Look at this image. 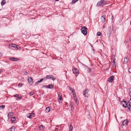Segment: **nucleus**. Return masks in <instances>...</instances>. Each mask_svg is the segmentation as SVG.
I'll list each match as a JSON object with an SVG mask.
<instances>
[{"label":"nucleus","mask_w":131,"mask_h":131,"mask_svg":"<svg viewBox=\"0 0 131 131\" xmlns=\"http://www.w3.org/2000/svg\"><path fill=\"white\" fill-rule=\"evenodd\" d=\"M28 81L30 85H32L33 83L32 79L30 77H28Z\"/></svg>","instance_id":"nucleus-6"},{"label":"nucleus","mask_w":131,"mask_h":131,"mask_svg":"<svg viewBox=\"0 0 131 131\" xmlns=\"http://www.w3.org/2000/svg\"><path fill=\"white\" fill-rule=\"evenodd\" d=\"M78 1V0H72V3L73 4L76 3Z\"/></svg>","instance_id":"nucleus-26"},{"label":"nucleus","mask_w":131,"mask_h":131,"mask_svg":"<svg viewBox=\"0 0 131 131\" xmlns=\"http://www.w3.org/2000/svg\"><path fill=\"white\" fill-rule=\"evenodd\" d=\"M19 48H20V49L21 48H20V47H19Z\"/></svg>","instance_id":"nucleus-58"},{"label":"nucleus","mask_w":131,"mask_h":131,"mask_svg":"<svg viewBox=\"0 0 131 131\" xmlns=\"http://www.w3.org/2000/svg\"><path fill=\"white\" fill-rule=\"evenodd\" d=\"M113 18H114L113 16V15H112V18H111V19H112V20H113Z\"/></svg>","instance_id":"nucleus-47"},{"label":"nucleus","mask_w":131,"mask_h":131,"mask_svg":"<svg viewBox=\"0 0 131 131\" xmlns=\"http://www.w3.org/2000/svg\"><path fill=\"white\" fill-rule=\"evenodd\" d=\"M93 50L94 51L95 50L94 49H93Z\"/></svg>","instance_id":"nucleus-50"},{"label":"nucleus","mask_w":131,"mask_h":131,"mask_svg":"<svg viewBox=\"0 0 131 131\" xmlns=\"http://www.w3.org/2000/svg\"><path fill=\"white\" fill-rule=\"evenodd\" d=\"M73 90V89H72V88H71V89H70V90H71V91H72V90Z\"/></svg>","instance_id":"nucleus-49"},{"label":"nucleus","mask_w":131,"mask_h":131,"mask_svg":"<svg viewBox=\"0 0 131 131\" xmlns=\"http://www.w3.org/2000/svg\"><path fill=\"white\" fill-rule=\"evenodd\" d=\"M73 96L74 98H76L77 97V96L76 94H74L73 95Z\"/></svg>","instance_id":"nucleus-32"},{"label":"nucleus","mask_w":131,"mask_h":131,"mask_svg":"<svg viewBox=\"0 0 131 131\" xmlns=\"http://www.w3.org/2000/svg\"><path fill=\"white\" fill-rule=\"evenodd\" d=\"M108 30H109L110 32H111L113 30V28H112L111 27H109L108 28Z\"/></svg>","instance_id":"nucleus-23"},{"label":"nucleus","mask_w":131,"mask_h":131,"mask_svg":"<svg viewBox=\"0 0 131 131\" xmlns=\"http://www.w3.org/2000/svg\"><path fill=\"white\" fill-rule=\"evenodd\" d=\"M34 94V92H30L29 93V94L30 95H33Z\"/></svg>","instance_id":"nucleus-31"},{"label":"nucleus","mask_w":131,"mask_h":131,"mask_svg":"<svg viewBox=\"0 0 131 131\" xmlns=\"http://www.w3.org/2000/svg\"><path fill=\"white\" fill-rule=\"evenodd\" d=\"M115 59H114L113 60V67H116V62H115Z\"/></svg>","instance_id":"nucleus-18"},{"label":"nucleus","mask_w":131,"mask_h":131,"mask_svg":"<svg viewBox=\"0 0 131 131\" xmlns=\"http://www.w3.org/2000/svg\"><path fill=\"white\" fill-rule=\"evenodd\" d=\"M58 129V128H56L55 129H56H56Z\"/></svg>","instance_id":"nucleus-55"},{"label":"nucleus","mask_w":131,"mask_h":131,"mask_svg":"<svg viewBox=\"0 0 131 131\" xmlns=\"http://www.w3.org/2000/svg\"><path fill=\"white\" fill-rule=\"evenodd\" d=\"M13 113L12 112H11L8 114V118H10L13 115Z\"/></svg>","instance_id":"nucleus-14"},{"label":"nucleus","mask_w":131,"mask_h":131,"mask_svg":"<svg viewBox=\"0 0 131 131\" xmlns=\"http://www.w3.org/2000/svg\"><path fill=\"white\" fill-rule=\"evenodd\" d=\"M101 33L100 32H98L97 34V36H100L101 35Z\"/></svg>","instance_id":"nucleus-29"},{"label":"nucleus","mask_w":131,"mask_h":131,"mask_svg":"<svg viewBox=\"0 0 131 131\" xmlns=\"http://www.w3.org/2000/svg\"><path fill=\"white\" fill-rule=\"evenodd\" d=\"M9 60H12L13 61H17L19 60V59L16 58L11 57L9 58Z\"/></svg>","instance_id":"nucleus-7"},{"label":"nucleus","mask_w":131,"mask_h":131,"mask_svg":"<svg viewBox=\"0 0 131 131\" xmlns=\"http://www.w3.org/2000/svg\"><path fill=\"white\" fill-rule=\"evenodd\" d=\"M75 99L76 100H75V101L76 102L77 104V103L78 102V101L77 100L78 99Z\"/></svg>","instance_id":"nucleus-44"},{"label":"nucleus","mask_w":131,"mask_h":131,"mask_svg":"<svg viewBox=\"0 0 131 131\" xmlns=\"http://www.w3.org/2000/svg\"><path fill=\"white\" fill-rule=\"evenodd\" d=\"M130 40L131 41V38H130Z\"/></svg>","instance_id":"nucleus-53"},{"label":"nucleus","mask_w":131,"mask_h":131,"mask_svg":"<svg viewBox=\"0 0 131 131\" xmlns=\"http://www.w3.org/2000/svg\"><path fill=\"white\" fill-rule=\"evenodd\" d=\"M121 103L123 107L125 108L127 107V109L130 111L131 110V99H130L127 103L126 101H123Z\"/></svg>","instance_id":"nucleus-1"},{"label":"nucleus","mask_w":131,"mask_h":131,"mask_svg":"<svg viewBox=\"0 0 131 131\" xmlns=\"http://www.w3.org/2000/svg\"><path fill=\"white\" fill-rule=\"evenodd\" d=\"M75 76L76 77L77 76H78V75H76Z\"/></svg>","instance_id":"nucleus-54"},{"label":"nucleus","mask_w":131,"mask_h":131,"mask_svg":"<svg viewBox=\"0 0 131 131\" xmlns=\"http://www.w3.org/2000/svg\"><path fill=\"white\" fill-rule=\"evenodd\" d=\"M54 86L52 84H51L49 85L45 86V87H46L47 88L50 89L53 88Z\"/></svg>","instance_id":"nucleus-8"},{"label":"nucleus","mask_w":131,"mask_h":131,"mask_svg":"<svg viewBox=\"0 0 131 131\" xmlns=\"http://www.w3.org/2000/svg\"><path fill=\"white\" fill-rule=\"evenodd\" d=\"M16 46H17L14 44H11L9 45V47L11 49L15 50Z\"/></svg>","instance_id":"nucleus-4"},{"label":"nucleus","mask_w":131,"mask_h":131,"mask_svg":"<svg viewBox=\"0 0 131 131\" xmlns=\"http://www.w3.org/2000/svg\"><path fill=\"white\" fill-rule=\"evenodd\" d=\"M22 97L21 96H19V97H18L17 98L16 100H20L21 99Z\"/></svg>","instance_id":"nucleus-30"},{"label":"nucleus","mask_w":131,"mask_h":131,"mask_svg":"<svg viewBox=\"0 0 131 131\" xmlns=\"http://www.w3.org/2000/svg\"><path fill=\"white\" fill-rule=\"evenodd\" d=\"M22 85V84L21 83H19L18 84V86L19 87L20 86H21Z\"/></svg>","instance_id":"nucleus-40"},{"label":"nucleus","mask_w":131,"mask_h":131,"mask_svg":"<svg viewBox=\"0 0 131 131\" xmlns=\"http://www.w3.org/2000/svg\"><path fill=\"white\" fill-rule=\"evenodd\" d=\"M16 119V118L15 117H12L11 118V120L12 121V123H14V121H15Z\"/></svg>","instance_id":"nucleus-17"},{"label":"nucleus","mask_w":131,"mask_h":131,"mask_svg":"<svg viewBox=\"0 0 131 131\" xmlns=\"http://www.w3.org/2000/svg\"><path fill=\"white\" fill-rule=\"evenodd\" d=\"M5 107V106L4 105H0V110L3 109Z\"/></svg>","instance_id":"nucleus-21"},{"label":"nucleus","mask_w":131,"mask_h":131,"mask_svg":"<svg viewBox=\"0 0 131 131\" xmlns=\"http://www.w3.org/2000/svg\"><path fill=\"white\" fill-rule=\"evenodd\" d=\"M103 28H104V26H103Z\"/></svg>","instance_id":"nucleus-57"},{"label":"nucleus","mask_w":131,"mask_h":131,"mask_svg":"<svg viewBox=\"0 0 131 131\" xmlns=\"http://www.w3.org/2000/svg\"><path fill=\"white\" fill-rule=\"evenodd\" d=\"M72 71H73V73H78L79 72V70L75 68L73 69Z\"/></svg>","instance_id":"nucleus-9"},{"label":"nucleus","mask_w":131,"mask_h":131,"mask_svg":"<svg viewBox=\"0 0 131 131\" xmlns=\"http://www.w3.org/2000/svg\"><path fill=\"white\" fill-rule=\"evenodd\" d=\"M129 59L127 57H125L124 58V63H127L128 61V60Z\"/></svg>","instance_id":"nucleus-13"},{"label":"nucleus","mask_w":131,"mask_h":131,"mask_svg":"<svg viewBox=\"0 0 131 131\" xmlns=\"http://www.w3.org/2000/svg\"><path fill=\"white\" fill-rule=\"evenodd\" d=\"M19 96V95L18 94H16L14 95V96L15 97H17Z\"/></svg>","instance_id":"nucleus-39"},{"label":"nucleus","mask_w":131,"mask_h":131,"mask_svg":"<svg viewBox=\"0 0 131 131\" xmlns=\"http://www.w3.org/2000/svg\"><path fill=\"white\" fill-rule=\"evenodd\" d=\"M15 49L16 50H18L19 49V48L16 46L15 48Z\"/></svg>","instance_id":"nucleus-38"},{"label":"nucleus","mask_w":131,"mask_h":131,"mask_svg":"<svg viewBox=\"0 0 131 131\" xmlns=\"http://www.w3.org/2000/svg\"><path fill=\"white\" fill-rule=\"evenodd\" d=\"M62 97H59V100L61 101L62 100Z\"/></svg>","instance_id":"nucleus-46"},{"label":"nucleus","mask_w":131,"mask_h":131,"mask_svg":"<svg viewBox=\"0 0 131 131\" xmlns=\"http://www.w3.org/2000/svg\"><path fill=\"white\" fill-rule=\"evenodd\" d=\"M130 24L131 25V21H130Z\"/></svg>","instance_id":"nucleus-56"},{"label":"nucleus","mask_w":131,"mask_h":131,"mask_svg":"<svg viewBox=\"0 0 131 131\" xmlns=\"http://www.w3.org/2000/svg\"><path fill=\"white\" fill-rule=\"evenodd\" d=\"M114 77L113 76H111L110 78H109L108 80V81L109 82L112 83V82Z\"/></svg>","instance_id":"nucleus-11"},{"label":"nucleus","mask_w":131,"mask_h":131,"mask_svg":"<svg viewBox=\"0 0 131 131\" xmlns=\"http://www.w3.org/2000/svg\"><path fill=\"white\" fill-rule=\"evenodd\" d=\"M39 128L40 130H42L43 129V126L42 125H41Z\"/></svg>","instance_id":"nucleus-24"},{"label":"nucleus","mask_w":131,"mask_h":131,"mask_svg":"<svg viewBox=\"0 0 131 131\" xmlns=\"http://www.w3.org/2000/svg\"><path fill=\"white\" fill-rule=\"evenodd\" d=\"M2 56V54L0 53V57Z\"/></svg>","instance_id":"nucleus-48"},{"label":"nucleus","mask_w":131,"mask_h":131,"mask_svg":"<svg viewBox=\"0 0 131 131\" xmlns=\"http://www.w3.org/2000/svg\"><path fill=\"white\" fill-rule=\"evenodd\" d=\"M56 1H59V0H55Z\"/></svg>","instance_id":"nucleus-51"},{"label":"nucleus","mask_w":131,"mask_h":131,"mask_svg":"<svg viewBox=\"0 0 131 131\" xmlns=\"http://www.w3.org/2000/svg\"><path fill=\"white\" fill-rule=\"evenodd\" d=\"M128 122L127 120H125L123 122L122 124L123 125H127Z\"/></svg>","instance_id":"nucleus-12"},{"label":"nucleus","mask_w":131,"mask_h":131,"mask_svg":"<svg viewBox=\"0 0 131 131\" xmlns=\"http://www.w3.org/2000/svg\"><path fill=\"white\" fill-rule=\"evenodd\" d=\"M105 15H103L101 17V21L102 23H104L105 21Z\"/></svg>","instance_id":"nucleus-10"},{"label":"nucleus","mask_w":131,"mask_h":131,"mask_svg":"<svg viewBox=\"0 0 131 131\" xmlns=\"http://www.w3.org/2000/svg\"><path fill=\"white\" fill-rule=\"evenodd\" d=\"M1 72V70H0V73Z\"/></svg>","instance_id":"nucleus-59"},{"label":"nucleus","mask_w":131,"mask_h":131,"mask_svg":"<svg viewBox=\"0 0 131 131\" xmlns=\"http://www.w3.org/2000/svg\"><path fill=\"white\" fill-rule=\"evenodd\" d=\"M82 64L83 65H85L84 64H83V63H82Z\"/></svg>","instance_id":"nucleus-52"},{"label":"nucleus","mask_w":131,"mask_h":131,"mask_svg":"<svg viewBox=\"0 0 131 131\" xmlns=\"http://www.w3.org/2000/svg\"><path fill=\"white\" fill-rule=\"evenodd\" d=\"M53 76V75H52L51 76V79H52V80L54 81V80H55V79H56V77H52Z\"/></svg>","instance_id":"nucleus-27"},{"label":"nucleus","mask_w":131,"mask_h":131,"mask_svg":"<svg viewBox=\"0 0 131 131\" xmlns=\"http://www.w3.org/2000/svg\"><path fill=\"white\" fill-rule=\"evenodd\" d=\"M30 114L31 115L32 117L34 116V114L33 113H30Z\"/></svg>","instance_id":"nucleus-36"},{"label":"nucleus","mask_w":131,"mask_h":131,"mask_svg":"<svg viewBox=\"0 0 131 131\" xmlns=\"http://www.w3.org/2000/svg\"><path fill=\"white\" fill-rule=\"evenodd\" d=\"M72 129L73 127L72 126L71 124L70 126L69 131H72Z\"/></svg>","instance_id":"nucleus-20"},{"label":"nucleus","mask_w":131,"mask_h":131,"mask_svg":"<svg viewBox=\"0 0 131 131\" xmlns=\"http://www.w3.org/2000/svg\"><path fill=\"white\" fill-rule=\"evenodd\" d=\"M43 80V79L41 78L40 79V80H38L37 82H36L35 84V85H37L38 84L39 82H41Z\"/></svg>","instance_id":"nucleus-15"},{"label":"nucleus","mask_w":131,"mask_h":131,"mask_svg":"<svg viewBox=\"0 0 131 131\" xmlns=\"http://www.w3.org/2000/svg\"><path fill=\"white\" fill-rule=\"evenodd\" d=\"M50 107H47L45 110L46 112L47 113L49 112L50 111Z\"/></svg>","instance_id":"nucleus-16"},{"label":"nucleus","mask_w":131,"mask_h":131,"mask_svg":"<svg viewBox=\"0 0 131 131\" xmlns=\"http://www.w3.org/2000/svg\"><path fill=\"white\" fill-rule=\"evenodd\" d=\"M104 0H101L97 4V6H100V7H103L105 4L103 3Z\"/></svg>","instance_id":"nucleus-3"},{"label":"nucleus","mask_w":131,"mask_h":131,"mask_svg":"<svg viewBox=\"0 0 131 131\" xmlns=\"http://www.w3.org/2000/svg\"><path fill=\"white\" fill-rule=\"evenodd\" d=\"M74 109V107L73 106H72L71 107V111H73Z\"/></svg>","instance_id":"nucleus-33"},{"label":"nucleus","mask_w":131,"mask_h":131,"mask_svg":"<svg viewBox=\"0 0 131 131\" xmlns=\"http://www.w3.org/2000/svg\"><path fill=\"white\" fill-rule=\"evenodd\" d=\"M87 28L84 26L82 27L81 29L82 32L84 35H86L87 31Z\"/></svg>","instance_id":"nucleus-2"},{"label":"nucleus","mask_w":131,"mask_h":131,"mask_svg":"<svg viewBox=\"0 0 131 131\" xmlns=\"http://www.w3.org/2000/svg\"><path fill=\"white\" fill-rule=\"evenodd\" d=\"M89 90L88 89L85 90L83 92V95L85 97H88V92Z\"/></svg>","instance_id":"nucleus-5"},{"label":"nucleus","mask_w":131,"mask_h":131,"mask_svg":"<svg viewBox=\"0 0 131 131\" xmlns=\"http://www.w3.org/2000/svg\"><path fill=\"white\" fill-rule=\"evenodd\" d=\"M6 1L5 0H3L1 3V4L2 5L5 4L6 3Z\"/></svg>","instance_id":"nucleus-19"},{"label":"nucleus","mask_w":131,"mask_h":131,"mask_svg":"<svg viewBox=\"0 0 131 131\" xmlns=\"http://www.w3.org/2000/svg\"><path fill=\"white\" fill-rule=\"evenodd\" d=\"M27 117L29 118H31L32 117L31 116V115L30 114V115L28 116H27Z\"/></svg>","instance_id":"nucleus-35"},{"label":"nucleus","mask_w":131,"mask_h":131,"mask_svg":"<svg viewBox=\"0 0 131 131\" xmlns=\"http://www.w3.org/2000/svg\"><path fill=\"white\" fill-rule=\"evenodd\" d=\"M24 74L26 75H27L28 74V73L27 72H24Z\"/></svg>","instance_id":"nucleus-45"},{"label":"nucleus","mask_w":131,"mask_h":131,"mask_svg":"<svg viewBox=\"0 0 131 131\" xmlns=\"http://www.w3.org/2000/svg\"><path fill=\"white\" fill-rule=\"evenodd\" d=\"M87 68H88V69L89 70V71L90 72H91V69L89 68L88 67H87Z\"/></svg>","instance_id":"nucleus-42"},{"label":"nucleus","mask_w":131,"mask_h":131,"mask_svg":"<svg viewBox=\"0 0 131 131\" xmlns=\"http://www.w3.org/2000/svg\"><path fill=\"white\" fill-rule=\"evenodd\" d=\"M14 127H12L10 129H9V131H14V129L13 128Z\"/></svg>","instance_id":"nucleus-25"},{"label":"nucleus","mask_w":131,"mask_h":131,"mask_svg":"<svg viewBox=\"0 0 131 131\" xmlns=\"http://www.w3.org/2000/svg\"><path fill=\"white\" fill-rule=\"evenodd\" d=\"M58 97H62V95L60 93H58Z\"/></svg>","instance_id":"nucleus-28"},{"label":"nucleus","mask_w":131,"mask_h":131,"mask_svg":"<svg viewBox=\"0 0 131 131\" xmlns=\"http://www.w3.org/2000/svg\"><path fill=\"white\" fill-rule=\"evenodd\" d=\"M129 95L130 96V97H131V98L130 99H131V90H130V92H129Z\"/></svg>","instance_id":"nucleus-41"},{"label":"nucleus","mask_w":131,"mask_h":131,"mask_svg":"<svg viewBox=\"0 0 131 131\" xmlns=\"http://www.w3.org/2000/svg\"><path fill=\"white\" fill-rule=\"evenodd\" d=\"M72 93L73 95L74 94H76L75 91L74 90H72Z\"/></svg>","instance_id":"nucleus-34"},{"label":"nucleus","mask_w":131,"mask_h":131,"mask_svg":"<svg viewBox=\"0 0 131 131\" xmlns=\"http://www.w3.org/2000/svg\"><path fill=\"white\" fill-rule=\"evenodd\" d=\"M51 76L52 75H47L46 77V78L48 79H51Z\"/></svg>","instance_id":"nucleus-22"},{"label":"nucleus","mask_w":131,"mask_h":131,"mask_svg":"<svg viewBox=\"0 0 131 131\" xmlns=\"http://www.w3.org/2000/svg\"><path fill=\"white\" fill-rule=\"evenodd\" d=\"M70 105H71V107L72 106H73V103H71Z\"/></svg>","instance_id":"nucleus-43"},{"label":"nucleus","mask_w":131,"mask_h":131,"mask_svg":"<svg viewBox=\"0 0 131 131\" xmlns=\"http://www.w3.org/2000/svg\"><path fill=\"white\" fill-rule=\"evenodd\" d=\"M128 72L130 73H131V68H130L128 69Z\"/></svg>","instance_id":"nucleus-37"}]
</instances>
